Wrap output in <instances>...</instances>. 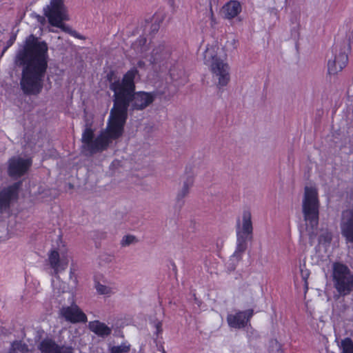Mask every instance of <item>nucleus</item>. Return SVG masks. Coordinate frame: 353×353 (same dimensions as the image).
I'll return each instance as SVG.
<instances>
[{
    "instance_id": "obj_1",
    "label": "nucleus",
    "mask_w": 353,
    "mask_h": 353,
    "mask_svg": "<svg viewBox=\"0 0 353 353\" xmlns=\"http://www.w3.org/2000/svg\"><path fill=\"white\" fill-rule=\"evenodd\" d=\"M135 90H114V103L111 110L107 128L94 139V132L86 128L82 134L83 149L90 154L106 149L113 141L123 133L128 107L141 110L154 99L150 92H134Z\"/></svg>"
},
{
    "instance_id": "obj_2",
    "label": "nucleus",
    "mask_w": 353,
    "mask_h": 353,
    "mask_svg": "<svg viewBox=\"0 0 353 353\" xmlns=\"http://www.w3.org/2000/svg\"><path fill=\"white\" fill-rule=\"evenodd\" d=\"M48 46L33 34L27 37L19 45L14 58L16 66L23 67L21 88H41L48 68Z\"/></svg>"
},
{
    "instance_id": "obj_3",
    "label": "nucleus",
    "mask_w": 353,
    "mask_h": 353,
    "mask_svg": "<svg viewBox=\"0 0 353 353\" xmlns=\"http://www.w3.org/2000/svg\"><path fill=\"white\" fill-rule=\"evenodd\" d=\"M236 247L230 261L232 266L239 262L247 249V244L253 238V225L251 212L248 210L243 212L236 224Z\"/></svg>"
},
{
    "instance_id": "obj_4",
    "label": "nucleus",
    "mask_w": 353,
    "mask_h": 353,
    "mask_svg": "<svg viewBox=\"0 0 353 353\" xmlns=\"http://www.w3.org/2000/svg\"><path fill=\"white\" fill-rule=\"evenodd\" d=\"M319 205L316 188L312 186H306L302 201V211L311 241L313 239L314 230L316 228L319 223Z\"/></svg>"
},
{
    "instance_id": "obj_5",
    "label": "nucleus",
    "mask_w": 353,
    "mask_h": 353,
    "mask_svg": "<svg viewBox=\"0 0 353 353\" xmlns=\"http://www.w3.org/2000/svg\"><path fill=\"white\" fill-rule=\"evenodd\" d=\"M352 40L353 34L348 32L344 37L338 39L334 44L332 49V58L329 59L327 62L330 74H336L346 66Z\"/></svg>"
},
{
    "instance_id": "obj_6",
    "label": "nucleus",
    "mask_w": 353,
    "mask_h": 353,
    "mask_svg": "<svg viewBox=\"0 0 353 353\" xmlns=\"http://www.w3.org/2000/svg\"><path fill=\"white\" fill-rule=\"evenodd\" d=\"M150 62L154 70L160 72L169 71L170 76L174 78V73L172 68L173 63L171 59V50L164 43H160L153 49Z\"/></svg>"
},
{
    "instance_id": "obj_7",
    "label": "nucleus",
    "mask_w": 353,
    "mask_h": 353,
    "mask_svg": "<svg viewBox=\"0 0 353 353\" xmlns=\"http://www.w3.org/2000/svg\"><path fill=\"white\" fill-rule=\"evenodd\" d=\"M204 61L218 77L219 84L225 86L230 80L229 66L215 54L214 48H208L204 52Z\"/></svg>"
},
{
    "instance_id": "obj_8",
    "label": "nucleus",
    "mask_w": 353,
    "mask_h": 353,
    "mask_svg": "<svg viewBox=\"0 0 353 353\" xmlns=\"http://www.w3.org/2000/svg\"><path fill=\"white\" fill-rule=\"evenodd\" d=\"M333 279L334 286L340 294L347 295L353 291V275L347 266L335 263L333 267Z\"/></svg>"
},
{
    "instance_id": "obj_9",
    "label": "nucleus",
    "mask_w": 353,
    "mask_h": 353,
    "mask_svg": "<svg viewBox=\"0 0 353 353\" xmlns=\"http://www.w3.org/2000/svg\"><path fill=\"white\" fill-rule=\"evenodd\" d=\"M43 12L50 23L57 22V20H68L64 0H50V4L43 8Z\"/></svg>"
},
{
    "instance_id": "obj_10",
    "label": "nucleus",
    "mask_w": 353,
    "mask_h": 353,
    "mask_svg": "<svg viewBox=\"0 0 353 353\" xmlns=\"http://www.w3.org/2000/svg\"><path fill=\"white\" fill-rule=\"evenodd\" d=\"M70 259L71 256L64 250H61V253L52 250L48 256L50 267L53 269L55 274L66 269Z\"/></svg>"
},
{
    "instance_id": "obj_11",
    "label": "nucleus",
    "mask_w": 353,
    "mask_h": 353,
    "mask_svg": "<svg viewBox=\"0 0 353 353\" xmlns=\"http://www.w3.org/2000/svg\"><path fill=\"white\" fill-rule=\"evenodd\" d=\"M60 315L67 321L72 323H85L87 321L85 314L77 305L73 303L70 306L63 307L60 310Z\"/></svg>"
},
{
    "instance_id": "obj_12",
    "label": "nucleus",
    "mask_w": 353,
    "mask_h": 353,
    "mask_svg": "<svg viewBox=\"0 0 353 353\" xmlns=\"http://www.w3.org/2000/svg\"><path fill=\"white\" fill-rule=\"evenodd\" d=\"M137 74L138 70L132 68L124 74L121 82L119 80L112 82L114 72L110 71L107 74V79L111 83L110 88H135L134 79Z\"/></svg>"
},
{
    "instance_id": "obj_13",
    "label": "nucleus",
    "mask_w": 353,
    "mask_h": 353,
    "mask_svg": "<svg viewBox=\"0 0 353 353\" xmlns=\"http://www.w3.org/2000/svg\"><path fill=\"white\" fill-rule=\"evenodd\" d=\"M340 228L346 241L353 243V209H347L342 212Z\"/></svg>"
},
{
    "instance_id": "obj_14",
    "label": "nucleus",
    "mask_w": 353,
    "mask_h": 353,
    "mask_svg": "<svg viewBox=\"0 0 353 353\" xmlns=\"http://www.w3.org/2000/svg\"><path fill=\"white\" fill-rule=\"evenodd\" d=\"M20 183L14 185L0 190V212H6L10 208L12 201L17 199L18 189Z\"/></svg>"
},
{
    "instance_id": "obj_15",
    "label": "nucleus",
    "mask_w": 353,
    "mask_h": 353,
    "mask_svg": "<svg viewBox=\"0 0 353 353\" xmlns=\"http://www.w3.org/2000/svg\"><path fill=\"white\" fill-rule=\"evenodd\" d=\"M32 164L30 159L13 157L9 161L8 173L12 177H19L25 174Z\"/></svg>"
},
{
    "instance_id": "obj_16",
    "label": "nucleus",
    "mask_w": 353,
    "mask_h": 353,
    "mask_svg": "<svg viewBox=\"0 0 353 353\" xmlns=\"http://www.w3.org/2000/svg\"><path fill=\"white\" fill-rule=\"evenodd\" d=\"M252 315V310L239 311L234 314H228L227 321L230 327L239 329L247 325Z\"/></svg>"
},
{
    "instance_id": "obj_17",
    "label": "nucleus",
    "mask_w": 353,
    "mask_h": 353,
    "mask_svg": "<svg viewBox=\"0 0 353 353\" xmlns=\"http://www.w3.org/2000/svg\"><path fill=\"white\" fill-rule=\"evenodd\" d=\"M39 350L41 353H72L70 347H59L51 339H43L39 345Z\"/></svg>"
},
{
    "instance_id": "obj_18",
    "label": "nucleus",
    "mask_w": 353,
    "mask_h": 353,
    "mask_svg": "<svg viewBox=\"0 0 353 353\" xmlns=\"http://www.w3.org/2000/svg\"><path fill=\"white\" fill-rule=\"evenodd\" d=\"M241 7L240 3L236 1H231L223 6L221 14L225 19H231L241 12Z\"/></svg>"
},
{
    "instance_id": "obj_19",
    "label": "nucleus",
    "mask_w": 353,
    "mask_h": 353,
    "mask_svg": "<svg viewBox=\"0 0 353 353\" xmlns=\"http://www.w3.org/2000/svg\"><path fill=\"white\" fill-rule=\"evenodd\" d=\"M90 330L100 336H106L111 333V329L105 323L98 321H94L89 323Z\"/></svg>"
},
{
    "instance_id": "obj_20",
    "label": "nucleus",
    "mask_w": 353,
    "mask_h": 353,
    "mask_svg": "<svg viewBox=\"0 0 353 353\" xmlns=\"http://www.w3.org/2000/svg\"><path fill=\"white\" fill-rule=\"evenodd\" d=\"M164 17L163 15L155 14L151 19V22L146 21L145 31L149 34H154L157 33L160 28L161 23L163 22Z\"/></svg>"
},
{
    "instance_id": "obj_21",
    "label": "nucleus",
    "mask_w": 353,
    "mask_h": 353,
    "mask_svg": "<svg viewBox=\"0 0 353 353\" xmlns=\"http://www.w3.org/2000/svg\"><path fill=\"white\" fill-rule=\"evenodd\" d=\"M94 287L96 288L97 292L99 294L101 295H105L108 296H110L112 294H114L117 290L116 288L114 286L106 285L99 282H96Z\"/></svg>"
},
{
    "instance_id": "obj_22",
    "label": "nucleus",
    "mask_w": 353,
    "mask_h": 353,
    "mask_svg": "<svg viewBox=\"0 0 353 353\" xmlns=\"http://www.w3.org/2000/svg\"><path fill=\"white\" fill-rule=\"evenodd\" d=\"M59 21V20H57ZM63 21H59L57 22H52L50 23L52 26L57 27L61 28L63 32L69 33L70 35L78 38V39H83V37L80 35L77 31L72 30L69 26L63 23Z\"/></svg>"
},
{
    "instance_id": "obj_23",
    "label": "nucleus",
    "mask_w": 353,
    "mask_h": 353,
    "mask_svg": "<svg viewBox=\"0 0 353 353\" xmlns=\"http://www.w3.org/2000/svg\"><path fill=\"white\" fill-rule=\"evenodd\" d=\"M299 272L301 276L304 281V288L306 292L308 289L307 279L310 275V271L306 268L305 260L299 264Z\"/></svg>"
},
{
    "instance_id": "obj_24",
    "label": "nucleus",
    "mask_w": 353,
    "mask_h": 353,
    "mask_svg": "<svg viewBox=\"0 0 353 353\" xmlns=\"http://www.w3.org/2000/svg\"><path fill=\"white\" fill-rule=\"evenodd\" d=\"M193 181L192 179H188L184 181L181 190L179 191L177 194V199H181L185 197L190 192L191 187L192 186Z\"/></svg>"
},
{
    "instance_id": "obj_25",
    "label": "nucleus",
    "mask_w": 353,
    "mask_h": 353,
    "mask_svg": "<svg viewBox=\"0 0 353 353\" xmlns=\"http://www.w3.org/2000/svg\"><path fill=\"white\" fill-rule=\"evenodd\" d=\"M10 353H29V350L24 343L14 342L12 344Z\"/></svg>"
},
{
    "instance_id": "obj_26",
    "label": "nucleus",
    "mask_w": 353,
    "mask_h": 353,
    "mask_svg": "<svg viewBox=\"0 0 353 353\" xmlns=\"http://www.w3.org/2000/svg\"><path fill=\"white\" fill-rule=\"evenodd\" d=\"M147 39L144 37H140L134 43H133V48L138 52L143 53L147 50L145 46Z\"/></svg>"
},
{
    "instance_id": "obj_27",
    "label": "nucleus",
    "mask_w": 353,
    "mask_h": 353,
    "mask_svg": "<svg viewBox=\"0 0 353 353\" xmlns=\"http://www.w3.org/2000/svg\"><path fill=\"white\" fill-rule=\"evenodd\" d=\"M342 352L341 353H353V341L346 338L341 341Z\"/></svg>"
},
{
    "instance_id": "obj_28",
    "label": "nucleus",
    "mask_w": 353,
    "mask_h": 353,
    "mask_svg": "<svg viewBox=\"0 0 353 353\" xmlns=\"http://www.w3.org/2000/svg\"><path fill=\"white\" fill-rule=\"evenodd\" d=\"M137 242L138 240L135 236L128 234L123 237V239L121 241V245L123 247H126L130 245L135 244Z\"/></svg>"
},
{
    "instance_id": "obj_29",
    "label": "nucleus",
    "mask_w": 353,
    "mask_h": 353,
    "mask_svg": "<svg viewBox=\"0 0 353 353\" xmlns=\"http://www.w3.org/2000/svg\"><path fill=\"white\" fill-rule=\"evenodd\" d=\"M52 285L54 290H57V293L63 292L66 288L65 284L59 280V276L52 280Z\"/></svg>"
},
{
    "instance_id": "obj_30",
    "label": "nucleus",
    "mask_w": 353,
    "mask_h": 353,
    "mask_svg": "<svg viewBox=\"0 0 353 353\" xmlns=\"http://www.w3.org/2000/svg\"><path fill=\"white\" fill-rule=\"evenodd\" d=\"M129 347L125 345L113 346L111 348V353H122L128 352Z\"/></svg>"
},
{
    "instance_id": "obj_31",
    "label": "nucleus",
    "mask_w": 353,
    "mask_h": 353,
    "mask_svg": "<svg viewBox=\"0 0 353 353\" xmlns=\"http://www.w3.org/2000/svg\"><path fill=\"white\" fill-rule=\"evenodd\" d=\"M16 35L13 34L10 37V39L7 41L6 46L3 48L2 53H4L15 41Z\"/></svg>"
},
{
    "instance_id": "obj_32",
    "label": "nucleus",
    "mask_w": 353,
    "mask_h": 353,
    "mask_svg": "<svg viewBox=\"0 0 353 353\" xmlns=\"http://www.w3.org/2000/svg\"><path fill=\"white\" fill-rule=\"evenodd\" d=\"M324 236H321L319 238V242H329L331 240V234L327 232H324Z\"/></svg>"
},
{
    "instance_id": "obj_33",
    "label": "nucleus",
    "mask_w": 353,
    "mask_h": 353,
    "mask_svg": "<svg viewBox=\"0 0 353 353\" xmlns=\"http://www.w3.org/2000/svg\"><path fill=\"white\" fill-rule=\"evenodd\" d=\"M162 323L161 321H157L154 323V327L156 328V334L158 335L161 333L162 329H161Z\"/></svg>"
},
{
    "instance_id": "obj_34",
    "label": "nucleus",
    "mask_w": 353,
    "mask_h": 353,
    "mask_svg": "<svg viewBox=\"0 0 353 353\" xmlns=\"http://www.w3.org/2000/svg\"><path fill=\"white\" fill-rule=\"evenodd\" d=\"M275 350H271L270 353H283V351L280 348V345L275 342Z\"/></svg>"
},
{
    "instance_id": "obj_35",
    "label": "nucleus",
    "mask_w": 353,
    "mask_h": 353,
    "mask_svg": "<svg viewBox=\"0 0 353 353\" xmlns=\"http://www.w3.org/2000/svg\"><path fill=\"white\" fill-rule=\"evenodd\" d=\"M75 271H76V268H75L74 264L72 263L71 264V267H70V278L72 277V274L74 273Z\"/></svg>"
},
{
    "instance_id": "obj_36",
    "label": "nucleus",
    "mask_w": 353,
    "mask_h": 353,
    "mask_svg": "<svg viewBox=\"0 0 353 353\" xmlns=\"http://www.w3.org/2000/svg\"><path fill=\"white\" fill-rule=\"evenodd\" d=\"M292 23H297L299 24V20H298V16L295 15L294 17L291 19Z\"/></svg>"
},
{
    "instance_id": "obj_37",
    "label": "nucleus",
    "mask_w": 353,
    "mask_h": 353,
    "mask_svg": "<svg viewBox=\"0 0 353 353\" xmlns=\"http://www.w3.org/2000/svg\"><path fill=\"white\" fill-rule=\"evenodd\" d=\"M137 65L139 68H143L145 66V62L143 61H139L138 63H137Z\"/></svg>"
},
{
    "instance_id": "obj_38",
    "label": "nucleus",
    "mask_w": 353,
    "mask_h": 353,
    "mask_svg": "<svg viewBox=\"0 0 353 353\" xmlns=\"http://www.w3.org/2000/svg\"><path fill=\"white\" fill-rule=\"evenodd\" d=\"M210 14H211V19H212V20H213L214 19V14H213L212 8H210Z\"/></svg>"
},
{
    "instance_id": "obj_39",
    "label": "nucleus",
    "mask_w": 353,
    "mask_h": 353,
    "mask_svg": "<svg viewBox=\"0 0 353 353\" xmlns=\"http://www.w3.org/2000/svg\"><path fill=\"white\" fill-rule=\"evenodd\" d=\"M27 92H26V94H29L30 92V91H32V90H30V89H28V90H26Z\"/></svg>"
},
{
    "instance_id": "obj_40",
    "label": "nucleus",
    "mask_w": 353,
    "mask_h": 353,
    "mask_svg": "<svg viewBox=\"0 0 353 353\" xmlns=\"http://www.w3.org/2000/svg\"><path fill=\"white\" fill-rule=\"evenodd\" d=\"M287 3H288V0H285V3L287 4Z\"/></svg>"
}]
</instances>
